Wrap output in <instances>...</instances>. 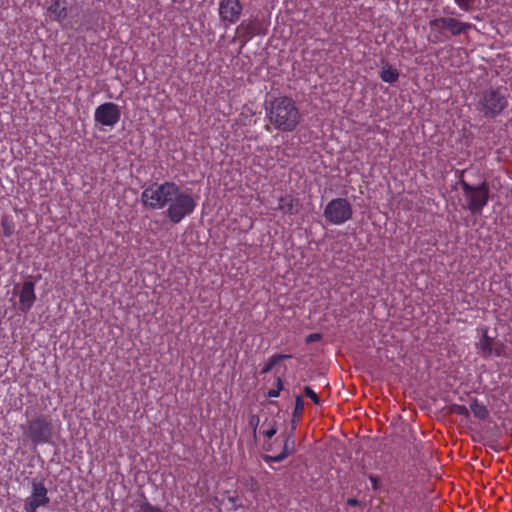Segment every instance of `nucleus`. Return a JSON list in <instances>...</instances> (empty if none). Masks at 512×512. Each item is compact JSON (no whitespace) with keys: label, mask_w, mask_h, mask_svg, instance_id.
Segmentation results:
<instances>
[{"label":"nucleus","mask_w":512,"mask_h":512,"mask_svg":"<svg viewBox=\"0 0 512 512\" xmlns=\"http://www.w3.org/2000/svg\"><path fill=\"white\" fill-rule=\"evenodd\" d=\"M259 417L256 416V415H252L250 418H249V425L253 428V431L254 433L256 432L257 430V427H258V424H259Z\"/></svg>","instance_id":"29"},{"label":"nucleus","mask_w":512,"mask_h":512,"mask_svg":"<svg viewBox=\"0 0 512 512\" xmlns=\"http://www.w3.org/2000/svg\"><path fill=\"white\" fill-rule=\"evenodd\" d=\"M229 501L233 504L234 508L236 509L237 508L236 505H235L236 498L235 497H229Z\"/></svg>","instance_id":"32"},{"label":"nucleus","mask_w":512,"mask_h":512,"mask_svg":"<svg viewBox=\"0 0 512 512\" xmlns=\"http://www.w3.org/2000/svg\"><path fill=\"white\" fill-rule=\"evenodd\" d=\"M1 226L5 237H10L14 232V223L8 218L3 217L1 220Z\"/></svg>","instance_id":"20"},{"label":"nucleus","mask_w":512,"mask_h":512,"mask_svg":"<svg viewBox=\"0 0 512 512\" xmlns=\"http://www.w3.org/2000/svg\"><path fill=\"white\" fill-rule=\"evenodd\" d=\"M266 30L267 24H265V22L257 15L243 20L237 26L236 33L240 38L244 39V42H247L256 35L265 34Z\"/></svg>","instance_id":"10"},{"label":"nucleus","mask_w":512,"mask_h":512,"mask_svg":"<svg viewBox=\"0 0 512 512\" xmlns=\"http://www.w3.org/2000/svg\"><path fill=\"white\" fill-rule=\"evenodd\" d=\"M304 411V400L301 395L295 397V407L293 410V418H300Z\"/></svg>","instance_id":"21"},{"label":"nucleus","mask_w":512,"mask_h":512,"mask_svg":"<svg viewBox=\"0 0 512 512\" xmlns=\"http://www.w3.org/2000/svg\"><path fill=\"white\" fill-rule=\"evenodd\" d=\"M369 481L371 483L372 489L377 491L380 488V479L375 475L369 476Z\"/></svg>","instance_id":"28"},{"label":"nucleus","mask_w":512,"mask_h":512,"mask_svg":"<svg viewBox=\"0 0 512 512\" xmlns=\"http://www.w3.org/2000/svg\"><path fill=\"white\" fill-rule=\"evenodd\" d=\"M266 118L276 130L293 132L301 121V113L289 96H278L265 102Z\"/></svg>","instance_id":"2"},{"label":"nucleus","mask_w":512,"mask_h":512,"mask_svg":"<svg viewBox=\"0 0 512 512\" xmlns=\"http://www.w3.org/2000/svg\"><path fill=\"white\" fill-rule=\"evenodd\" d=\"M429 28L430 34L428 41L433 44H438L444 39V30L448 31L452 36H459L474 28V25L472 23L462 22L453 17H438L429 21Z\"/></svg>","instance_id":"4"},{"label":"nucleus","mask_w":512,"mask_h":512,"mask_svg":"<svg viewBox=\"0 0 512 512\" xmlns=\"http://www.w3.org/2000/svg\"><path fill=\"white\" fill-rule=\"evenodd\" d=\"M380 78L383 82L393 84L399 79V72L397 69L388 66L382 69Z\"/></svg>","instance_id":"18"},{"label":"nucleus","mask_w":512,"mask_h":512,"mask_svg":"<svg viewBox=\"0 0 512 512\" xmlns=\"http://www.w3.org/2000/svg\"><path fill=\"white\" fill-rule=\"evenodd\" d=\"M282 389H283L282 379L280 377H277L276 378V387L268 390L267 397H269V398L278 397L280 395V392L282 391Z\"/></svg>","instance_id":"23"},{"label":"nucleus","mask_w":512,"mask_h":512,"mask_svg":"<svg viewBox=\"0 0 512 512\" xmlns=\"http://www.w3.org/2000/svg\"><path fill=\"white\" fill-rule=\"evenodd\" d=\"M138 512H164L160 507L152 505L146 498L140 503Z\"/></svg>","instance_id":"22"},{"label":"nucleus","mask_w":512,"mask_h":512,"mask_svg":"<svg viewBox=\"0 0 512 512\" xmlns=\"http://www.w3.org/2000/svg\"><path fill=\"white\" fill-rule=\"evenodd\" d=\"M25 433L27 438L35 445L48 444L53 437V426L44 414H39L27 421Z\"/></svg>","instance_id":"6"},{"label":"nucleus","mask_w":512,"mask_h":512,"mask_svg":"<svg viewBox=\"0 0 512 512\" xmlns=\"http://www.w3.org/2000/svg\"><path fill=\"white\" fill-rule=\"evenodd\" d=\"M296 204L297 202L292 196H282L279 199L278 209L284 214L292 215L297 213Z\"/></svg>","instance_id":"16"},{"label":"nucleus","mask_w":512,"mask_h":512,"mask_svg":"<svg viewBox=\"0 0 512 512\" xmlns=\"http://www.w3.org/2000/svg\"><path fill=\"white\" fill-rule=\"evenodd\" d=\"M325 220L332 225H342L352 219V205L346 198H334L324 208Z\"/></svg>","instance_id":"7"},{"label":"nucleus","mask_w":512,"mask_h":512,"mask_svg":"<svg viewBox=\"0 0 512 512\" xmlns=\"http://www.w3.org/2000/svg\"><path fill=\"white\" fill-rule=\"evenodd\" d=\"M46 13L50 20L62 23L67 16V8L65 1L61 0H46Z\"/></svg>","instance_id":"13"},{"label":"nucleus","mask_w":512,"mask_h":512,"mask_svg":"<svg viewBox=\"0 0 512 512\" xmlns=\"http://www.w3.org/2000/svg\"><path fill=\"white\" fill-rule=\"evenodd\" d=\"M459 185L463 191L466 208L471 214L480 215L489 202L490 188L488 183L483 181L479 185H471L461 178Z\"/></svg>","instance_id":"5"},{"label":"nucleus","mask_w":512,"mask_h":512,"mask_svg":"<svg viewBox=\"0 0 512 512\" xmlns=\"http://www.w3.org/2000/svg\"><path fill=\"white\" fill-rule=\"evenodd\" d=\"M277 433V427L275 425L271 426L269 429L263 432L264 436L267 438H272Z\"/></svg>","instance_id":"30"},{"label":"nucleus","mask_w":512,"mask_h":512,"mask_svg":"<svg viewBox=\"0 0 512 512\" xmlns=\"http://www.w3.org/2000/svg\"><path fill=\"white\" fill-rule=\"evenodd\" d=\"M291 358V355L287 354H275L271 356L265 366L262 368L261 374L270 372L280 361Z\"/></svg>","instance_id":"19"},{"label":"nucleus","mask_w":512,"mask_h":512,"mask_svg":"<svg viewBox=\"0 0 512 512\" xmlns=\"http://www.w3.org/2000/svg\"><path fill=\"white\" fill-rule=\"evenodd\" d=\"M347 504L349 506H357L358 505V500L356 498H349L347 500Z\"/></svg>","instance_id":"31"},{"label":"nucleus","mask_w":512,"mask_h":512,"mask_svg":"<svg viewBox=\"0 0 512 512\" xmlns=\"http://www.w3.org/2000/svg\"><path fill=\"white\" fill-rule=\"evenodd\" d=\"M304 393H305L306 397H308L311 401H313L314 404H316V405L320 404L319 396L310 386L304 387Z\"/></svg>","instance_id":"24"},{"label":"nucleus","mask_w":512,"mask_h":512,"mask_svg":"<svg viewBox=\"0 0 512 512\" xmlns=\"http://www.w3.org/2000/svg\"><path fill=\"white\" fill-rule=\"evenodd\" d=\"M453 412L457 415L468 418L470 415V407H466L464 405H454Z\"/></svg>","instance_id":"25"},{"label":"nucleus","mask_w":512,"mask_h":512,"mask_svg":"<svg viewBox=\"0 0 512 512\" xmlns=\"http://www.w3.org/2000/svg\"><path fill=\"white\" fill-rule=\"evenodd\" d=\"M458 7L464 11H468L475 0H454Z\"/></svg>","instance_id":"26"},{"label":"nucleus","mask_w":512,"mask_h":512,"mask_svg":"<svg viewBox=\"0 0 512 512\" xmlns=\"http://www.w3.org/2000/svg\"><path fill=\"white\" fill-rule=\"evenodd\" d=\"M295 426L291 427V430L285 433L284 446L280 454L275 456H268L266 460L279 463L286 459L289 455L295 451V439H294Z\"/></svg>","instance_id":"14"},{"label":"nucleus","mask_w":512,"mask_h":512,"mask_svg":"<svg viewBox=\"0 0 512 512\" xmlns=\"http://www.w3.org/2000/svg\"><path fill=\"white\" fill-rule=\"evenodd\" d=\"M50 499L43 481L32 482V492L24 501L25 512H37V509L48 505Z\"/></svg>","instance_id":"8"},{"label":"nucleus","mask_w":512,"mask_h":512,"mask_svg":"<svg viewBox=\"0 0 512 512\" xmlns=\"http://www.w3.org/2000/svg\"><path fill=\"white\" fill-rule=\"evenodd\" d=\"M494 339L489 337L487 332H484L481 337L479 343L477 344V348L481 351L484 357L491 356L492 354L496 356L501 355V350L495 349L493 350Z\"/></svg>","instance_id":"15"},{"label":"nucleus","mask_w":512,"mask_h":512,"mask_svg":"<svg viewBox=\"0 0 512 512\" xmlns=\"http://www.w3.org/2000/svg\"><path fill=\"white\" fill-rule=\"evenodd\" d=\"M243 5L240 0H220L218 6L219 18L226 25L237 23L242 15Z\"/></svg>","instance_id":"11"},{"label":"nucleus","mask_w":512,"mask_h":512,"mask_svg":"<svg viewBox=\"0 0 512 512\" xmlns=\"http://www.w3.org/2000/svg\"><path fill=\"white\" fill-rule=\"evenodd\" d=\"M470 412L479 420H485L489 416L487 407L476 398L470 403Z\"/></svg>","instance_id":"17"},{"label":"nucleus","mask_w":512,"mask_h":512,"mask_svg":"<svg viewBox=\"0 0 512 512\" xmlns=\"http://www.w3.org/2000/svg\"><path fill=\"white\" fill-rule=\"evenodd\" d=\"M34 287L32 281H25L21 287L19 294V310L23 313H27L34 305L36 300Z\"/></svg>","instance_id":"12"},{"label":"nucleus","mask_w":512,"mask_h":512,"mask_svg":"<svg viewBox=\"0 0 512 512\" xmlns=\"http://www.w3.org/2000/svg\"><path fill=\"white\" fill-rule=\"evenodd\" d=\"M120 118V108L113 102H105L99 105L94 112L95 121L103 126L114 127Z\"/></svg>","instance_id":"9"},{"label":"nucleus","mask_w":512,"mask_h":512,"mask_svg":"<svg viewBox=\"0 0 512 512\" xmlns=\"http://www.w3.org/2000/svg\"><path fill=\"white\" fill-rule=\"evenodd\" d=\"M321 339H322V335L320 333H311L306 337L305 342L307 344H310L313 342L320 341Z\"/></svg>","instance_id":"27"},{"label":"nucleus","mask_w":512,"mask_h":512,"mask_svg":"<svg viewBox=\"0 0 512 512\" xmlns=\"http://www.w3.org/2000/svg\"><path fill=\"white\" fill-rule=\"evenodd\" d=\"M508 91L505 87H489L476 95V110L487 119L501 115L508 107Z\"/></svg>","instance_id":"3"},{"label":"nucleus","mask_w":512,"mask_h":512,"mask_svg":"<svg viewBox=\"0 0 512 512\" xmlns=\"http://www.w3.org/2000/svg\"><path fill=\"white\" fill-rule=\"evenodd\" d=\"M141 202L153 210L167 207L166 216L174 224L191 215L197 207L196 199L173 181L150 184L142 191Z\"/></svg>","instance_id":"1"},{"label":"nucleus","mask_w":512,"mask_h":512,"mask_svg":"<svg viewBox=\"0 0 512 512\" xmlns=\"http://www.w3.org/2000/svg\"><path fill=\"white\" fill-rule=\"evenodd\" d=\"M298 420H299V418H293V420H292V427L293 426H295V427L297 426Z\"/></svg>","instance_id":"33"}]
</instances>
